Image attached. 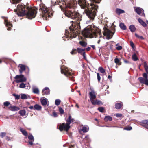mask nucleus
<instances>
[{
    "mask_svg": "<svg viewBox=\"0 0 148 148\" xmlns=\"http://www.w3.org/2000/svg\"><path fill=\"white\" fill-rule=\"evenodd\" d=\"M17 14L20 16L26 15L27 18L31 19L36 16L37 12L36 10L32 7L29 8V6L26 7L22 5H18L16 10Z\"/></svg>",
    "mask_w": 148,
    "mask_h": 148,
    "instance_id": "f257e3e1",
    "label": "nucleus"
},
{
    "mask_svg": "<svg viewBox=\"0 0 148 148\" xmlns=\"http://www.w3.org/2000/svg\"><path fill=\"white\" fill-rule=\"evenodd\" d=\"M91 3L90 5L87 7V9L85 10L84 12L88 17L91 20H93L95 16L96 11L98 8L96 3H100L101 0H90Z\"/></svg>",
    "mask_w": 148,
    "mask_h": 148,
    "instance_id": "f03ea898",
    "label": "nucleus"
},
{
    "mask_svg": "<svg viewBox=\"0 0 148 148\" xmlns=\"http://www.w3.org/2000/svg\"><path fill=\"white\" fill-rule=\"evenodd\" d=\"M64 13L66 16L72 19H79V13L75 11L72 1L65 3Z\"/></svg>",
    "mask_w": 148,
    "mask_h": 148,
    "instance_id": "7ed1b4c3",
    "label": "nucleus"
},
{
    "mask_svg": "<svg viewBox=\"0 0 148 148\" xmlns=\"http://www.w3.org/2000/svg\"><path fill=\"white\" fill-rule=\"evenodd\" d=\"M82 34L84 37L90 38H96L98 34L100 36L101 34L100 29L95 26H93V28L90 26L86 27L82 32Z\"/></svg>",
    "mask_w": 148,
    "mask_h": 148,
    "instance_id": "20e7f679",
    "label": "nucleus"
},
{
    "mask_svg": "<svg viewBox=\"0 0 148 148\" xmlns=\"http://www.w3.org/2000/svg\"><path fill=\"white\" fill-rule=\"evenodd\" d=\"M69 31L65 30V35L66 38H75L78 34H80V28L79 26H75L74 27L71 26L69 28Z\"/></svg>",
    "mask_w": 148,
    "mask_h": 148,
    "instance_id": "39448f33",
    "label": "nucleus"
},
{
    "mask_svg": "<svg viewBox=\"0 0 148 148\" xmlns=\"http://www.w3.org/2000/svg\"><path fill=\"white\" fill-rule=\"evenodd\" d=\"M74 119L71 118L70 114H69L68 118L66 120V123L60 124L59 127V130L61 131L63 130L68 132L71 127L70 124L74 121Z\"/></svg>",
    "mask_w": 148,
    "mask_h": 148,
    "instance_id": "423d86ee",
    "label": "nucleus"
},
{
    "mask_svg": "<svg viewBox=\"0 0 148 148\" xmlns=\"http://www.w3.org/2000/svg\"><path fill=\"white\" fill-rule=\"evenodd\" d=\"M144 67L145 70L147 73H144L143 74V77H139L138 78V80L141 84H144L147 86H148V66L147 64L144 62L143 63Z\"/></svg>",
    "mask_w": 148,
    "mask_h": 148,
    "instance_id": "0eeeda50",
    "label": "nucleus"
},
{
    "mask_svg": "<svg viewBox=\"0 0 148 148\" xmlns=\"http://www.w3.org/2000/svg\"><path fill=\"white\" fill-rule=\"evenodd\" d=\"M115 25H113L111 27V30L108 29L107 27L104 26L103 28L104 33L103 34L104 36H106V38L108 39H111L115 31Z\"/></svg>",
    "mask_w": 148,
    "mask_h": 148,
    "instance_id": "6e6552de",
    "label": "nucleus"
},
{
    "mask_svg": "<svg viewBox=\"0 0 148 148\" xmlns=\"http://www.w3.org/2000/svg\"><path fill=\"white\" fill-rule=\"evenodd\" d=\"M39 10L42 12L41 16L44 20L47 19V18H49L50 15L47 7L42 3H40L39 5Z\"/></svg>",
    "mask_w": 148,
    "mask_h": 148,
    "instance_id": "1a4fd4ad",
    "label": "nucleus"
},
{
    "mask_svg": "<svg viewBox=\"0 0 148 148\" xmlns=\"http://www.w3.org/2000/svg\"><path fill=\"white\" fill-rule=\"evenodd\" d=\"M61 72L62 74H64L65 76L69 77L70 80L75 81V77L72 76L73 73L71 72V70H69L67 68L63 69L61 67Z\"/></svg>",
    "mask_w": 148,
    "mask_h": 148,
    "instance_id": "9d476101",
    "label": "nucleus"
},
{
    "mask_svg": "<svg viewBox=\"0 0 148 148\" xmlns=\"http://www.w3.org/2000/svg\"><path fill=\"white\" fill-rule=\"evenodd\" d=\"M14 78L16 79H16L15 80V82L17 83L25 82L27 80L26 78L25 77L24 75L22 74H21L20 75H16L14 77Z\"/></svg>",
    "mask_w": 148,
    "mask_h": 148,
    "instance_id": "9b49d317",
    "label": "nucleus"
},
{
    "mask_svg": "<svg viewBox=\"0 0 148 148\" xmlns=\"http://www.w3.org/2000/svg\"><path fill=\"white\" fill-rule=\"evenodd\" d=\"M78 3L81 8L83 9H85L90 5L86 0H78Z\"/></svg>",
    "mask_w": 148,
    "mask_h": 148,
    "instance_id": "f8f14e48",
    "label": "nucleus"
},
{
    "mask_svg": "<svg viewBox=\"0 0 148 148\" xmlns=\"http://www.w3.org/2000/svg\"><path fill=\"white\" fill-rule=\"evenodd\" d=\"M135 11L137 13L141 16H143L145 17V14L144 13V10L141 8L139 7H134V8Z\"/></svg>",
    "mask_w": 148,
    "mask_h": 148,
    "instance_id": "ddd939ff",
    "label": "nucleus"
},
{
    "mask_svg": "<svg viewBox=\"0 0 148 148\" xmlns=\"http://www.w3.org/2000/svg\"><path fill=\"white\" fill-rule=\"evenodd\" d=\"M89 98L91 102L94 99H95L96 98V94L94 90H92L89 93Z\"/></svg>",
    "mask_w": 148,
    "mask_h": 148,
    "instance_id": "4468645a",
    "label": "nucleus"
},
{
    "mask_svg": "<svg viewBox=\"0 0 148 148\" xmlns=\"http://www.w3.org/2000/svg\"><path fill=\"white\" fill-rule=\"evenodd\" d=\"M140 125L145 128L148 129V120H144L140 122Z\"/></svg>",
    "mask_w": 148,
    "mask_h": 148,
    "instance_id": "2eb2a0df",
    "label": "nucleus"
},
{
    "mask_svg": "<svg viewBox=\"0 0 148 148\" xmlns=\"http://www.w3.org/2000/svg\"><path fill=\"white\" fill-rule=\"evenodd\" d=\"M4 23L5 24L6 26L8 27L7 30L8 31L10 30L11 27H12V25L10 22H8V20L5 19L4 20Z\"/></svg>",
    "mask_w": 148,
    "mask_h": 148,
    "instance_id": "dca6fc26",
    "label": "nucleus"
},
{
    "mask_svg": "<svg viewBox=\"0 0 148 148\" xmlns=\"http://www.w3.org/2000/svg\"><path fill=\"white\" fill-rule=\"evenodd\" d=\"M50 90L48 87H45L42 92V95H47L50 94Z\"/></svg>",
    "mask_w": 148,
    "mask_h": 148,
    "instance_id": "f3484780",
    "label": "nucleus"
},
{
    "mask_svg": "<svg viewBox=\"0 0 148 148\" xmlns=\"http://www.w3.org/2000/svg\"><path fill=\"white\" fill-rule=\"evenodd\" d=\"M8 108L10 110L13 111H17L20 109L19 107L15 106H12L11 105H10V106L8 107Z\"/></svg>",
    "mask_w": 148,
    "mask_h": 148,
    "instance_id": "a211bd4d",
    "label": "nucleus"
},
{
    "mask_svg": "<svg viewBox=\"0 0 148 148\" xmlns=\"http://www.w3.org/2000/svg\"><path fill=\"white\" fill-rule=\"evenodd\" d=\"M91 102L93 105H102L103 104L102 102L100 100L97 99H94L91 101Z\"/></svg>",
    "mask_w": 148,
    "mask_h": 148,
    "instance_id": "6ab92c4d",
    "label": "nucleus"
},
{
    "mask_svg": "<svg viewBox=\"0 0 148 148\" xmlns=\"http://www.w3.org/2000/svg\"><path fill=\"white\" fill-rule=\"evenodd\" d=\"M19 66L20 67L19 71L21 74L23 72L25 71L27 68L25 65L22 64H20Z\"/></svg>",
    "mask_w": 148,
    "mask_h": 148,
    "instance_id": "aec40b11",
    "label": "nucleus"
},
{
    "mask_svg": "<svg viewBox=\"0 0 148 148\" xmlns=\"http://www.w3.org/2000/svg\"><path fill=\"white\" fill-rule=\"evenodd\" d=\"M114 62L116 64V65L120 66L122 62L120 59H119L117 57L114 60Z\"/></svg>",
    "mask_w": 148,
    "mask_h": 148,
    "instance_id": "412c9836",
    "label": "nucleus"
},
{
    "mask_svg": "<svg viewBox=\"0 0 148 148\" xmlns=\"http://www.w3.org/2000/svg\"><path fill=\"white\" fill-rule=\"evenodd\" d=\"M116 13L119 15L120 14L125 13V12L124 10H122L121 9L117 8L115 10Z\"/></svg>",
    "mask_w": 148,
    "mask_h": 148,
    "instance_id": "4be33fe9",
    "label": "nucleus"
},
{
    "mask_svg": "<svg viewBox=\"0 0 148 148\" xmlns=\"http://www.w3.org/2000/svg\"><path fill=\"white\" fill-rule=\"evenodd\" d=\"M138 21L144 27H146L147 26L146 23L140 18H138Z\"/></svg>",
    "mask_w": 148,
    "mask_h": 148,
    "instance_id": "5701e85b",
    "label": "nucleus"
},
{
    "mask_svg": "<svg viewBox=\"0 0 148 148\" xmlns=\"http://www.w3.org/2000/svg\"><path fill=\"white\" fill-rule=\"evenodd\" d=\"M41 103V104L43 106H45L47 104V99L45 98V99H42V98L40 99Z\"/></svg>",
    "mask_w": 148,
    "mask_h": 148,
    "instance_id": "b1692460",
    "label": "nucleus"
},
{
    "mask_svg": "<svg viewBox=\"0 0 148 148\" xmlns=\"http://www.w3.org/2000/svg\"><path fill=\"white\" fill-rule=\"evenodd\" d=\"M112 120V117L108 116H106L104 119V120L106 122H107L108 121H111Z\"/></svg>",
    "mask_w": 148,
    "mask_h": 148,
    "instance_id": "393cba45",
    "label": "nucleus"
},
{
    "mask_svg": "<svg viewBox=\"0 0 148 148\" xmlns=\"http://www.w3.org/2000/svg\"><path fill=\"white\" fill-rule=\"evenodd\" d=\"M79 44L83 47H86L87 45V43L84 41L82 40L79 42Z\"/></svg>",
    "mask_w": 148,
    "mask_h": 148,
    "instance_id": "a878e982",
    "label": "nucleus"
},
{
    "mask_svg": "<svg viewBox=\"0 0 148 148\" xmlns=\"http://www.w3.org/2000/svg\"><path fill=\"white\" fill-rule=\"evenodd\" d=\"M119 26L123 30H125L126 29V27L123 23H120L119 24Z\"/></svg>",
    "mask_w": 148,
    "mask_h": 148,
    "instance_id": "bb28decb",
    "label": "nucleus"
},
{
    "mask_svg": "<svg viewBox=\"0 0 148 148\" xmlns=\"http://www.w3.org/2000/svg\"><path fill=\"white\" fill-rule=\"evenodd\" d=\"M20 130L24 135L25 136H27V133L25 130H23V128H21L20 129Z\"/></svg>",
    "mask_w": 148,
    "mask_h": 148,
    "instance_id": "cd10ccee",
    "label": "nucleus"
},
{
    "mask_svg": "<svg viewBox=\"0 0 148 148\" xmlns=\"http://www.w3.org/2000/svg\"><path fill=\"white\" fill-rule=\"evenodd\" d=\"M34 110H40L42 108L41 106H40L39 105L37 104H35L34 106Z\"/></svg>",
    "mask_w": 148,
    "mask_h": 148,
    "instance_id": "c85d7f7f",
    "label": "nucleus"
},
{
    "mask_svg": "<svg viewBox=\"0 0 148 148\" xmlns=\"http://www.w3.org/2000/svg\"><path fill=\"white\" fill-rule=\"evenodd\" d=\"M129 28V29L130 30V31L132 32H134L136 29V28L135 27V26L134 25H130Z\"/></svg>",
    "mask_w": 148,
    "mask_h": 148,
    "instance_id": "c756f323",
    "label": "nucleus"
},
{
    "mask_svg": "<svg viewBox=\"0 0 148 148\" xmlns=\"http://www.w3.org/2000/svg\"><path fill=\"white\" fill-rule=\"evenodd\" d=\"M77 49L78 53L80 54H82V52L84 51L85 50V49H82L79 47L77 48Z\"/></svg>",
    "mask_w": 148,
    "mask_h": 148,
    "instance_id": "7c9ffc66",
    "label": "nucleus"
},
{
    "mask_svg": "<svg viewBox=\"0 0 148 148\" xmlns=\"http://www.w3.org/2000/svg\"><path fill=\"white\" fill-rule=\"evenodd\" d=\"M122 104L119 103H118L115 104V107L116 109H120L122 107Z\"/></svg>",
    "mask_w": 148,
    "mask_h": 148,
    "instance_id": "2f4dec72",
    "label": "nucleus"
},
{
    "mask_svg": "<svg viewBox=\"0 0 148 148\" xmlns=\"http://www.w3.org/2000/svg\"><path fill=\"white\" fill-rule=\"evenodd\" d=\"M98 71L101 73H105V70L102 67H100L99 68Z\"/></svg>",
    "mask_w": 148,
    "mask_h": 148,
    "instance_id": "473e14b6",
    "label": "nucleus"
},
{
    "mask_svg": "<svg viewBox=\"0 0 148 148\" xmlns=\"http://www.w3.org/2000/svg\"><path fill=\"white\" fill-rule=\"evenodd\" d=\"M132 60L134 61H136L138 59L137 56L135 53H134L132 55Z\"/></svg>",
    "mask_w": 148,
    "mask_h": 148,
    "instance_id": "72a5a7b5",
    "label": "nucleus"
},
{
    "mask_svg": "<svg viewBox=\"0 0 148 148\" xmlns=\"http://www.w3.org/2000/svg\"><path fill=\"white\" fill-rule=\"evenodd\" d=\"M26 111L24 110H21L19 111V114L23 116L25 115V114Z\"/></svg>",
    "mask_w": 148,
    "mask_h": 148,
    "instance_id": "f704fd0d",
    "label": "nucleus"
},
{
    "mask_svg": "<svg viewBox=\"0 0 148 148\" xmlns=\"http://www.w3.org/2000/svg\"><path fill=\"white\" fill-rule=\"evenodd\" d=\"M12 3L14 4H17L19 3L21 0H10Z\"/></svg>",
    "mask_w": 148,
    "mask_h": 148,
    "instance_id": "c9c22d12",
    "label": "nucleus"
},
{
    "mask_svg": "<svg viewBox=\"0 0 148 148\" xmlns=\"http://www.w3.org/2000/svg\"><path fill=\"white\" fill-rule=\"evenodd\" d=\"M82 131L84 133L87 132L88 130V129L86 127H83L82 128Z\"/></svg>",
    "mask_w": 148,
    "mask_h": 148,
    "instance_id": "e433bc0d",
    "label": "nucleus"
},
{
    "mask_svg": "<svg viewBox=\"0 0 148 148\" xmlns=\"http://www.w3.org/2000/svg\"><path fill=\"white\" fill-rule=\"evenodd\" d=\"M135 34L136 37L142 40H144V38L142 36H140L136 33H135Z\"/></svg>",
    "mask_w": 148,
    "mask_h": 148,
    "instance_id": "4c0bfd02",
    "label": "nucleus"
},
{
    "mask_svg": "<svg viewBox=\"0 0 148 148\" xmlns=\"http://www.w3.org/2000/svg\"><path fill=\"white\" fill-rule=\"evenodd\" d=\"M27 98V95L24 94H21V99H25Z\"/></svg>",
    "mask_w": 148,
    "mask_h": 148,
    "instance_id": "58836bf2",
    "label": "nucleus"
},
{
    "mask_svg": "<svg viewBox=\"0 0 148 148\" xmlns=\"http://www.w3.org/2000/svg\"><path fill=\"white\" fill-rule=\"evenodd\" d=\"M13 96L15 97V99L18 100L20 99V96L18 95H16L15 94H12Z\"/></svg>",
    "mask_w": 148,
    "mask_h": 148,
    "instance_id": "ea45409f",
    "label": "nucleus"
},
{
    "mask_svg": "<svg viewBox=\"0 0 148 148\" xmlns=\"http://www.w3.org/2000/svg\"><path fill=\"white\" fill-rule=\"evenodd\" d=\"M61 102V101L59 99H56L55 101V104L56 105L58 106L60 104Z\"/></svg>",
    "mask_w": 148,
    "mask_h": 148,
    "instance_id": "a19ab883",
    "label": "nucleus"
},
{
    "mask_svg": "<svg viewBox=\"0 0 148 148\" xmlns=\"http://www.w3.org/2000/svg\"><path fill=\"white\" fill-rule=\"evenodd\" d=\"M33 92L34 93L38 94L39 93V90L37 88H35L33 90Z\"/></svg>",
    "mask_w": 148,
    "mask_h": 148,
    "instance_id": "79ce46f5",
    "label": "nucleus"
},
{
    "mask_svg": "<svg viewBox=\"0 0 148 148\" xmlns=\"http://www.w3.org/2000/svg\"><path fill=\"white\" fill-rule=\"evenodd\" d=\"M98 110L101 112H103L104 108L103 107H101L98 108Z\"/></svg>",
    "mask_w": 148,
    "mask_h": 148,
    "instance_id": "37998d69",
    "label": "nucleus"
},
{
    "mask_svg": "<svg viewBox=\"0 0 148 148\" xmlns=\"http://www.w3.org/2000/svg\"><path fill=\"white\" fill-rule=\"evenodd\" d=\"M28 138L29 140H32L33 141H34L33 136L32 134H30L28 136Z\"/></svg>",
    "mask_w": 148,
    "mask_h": 148,
    "instance_id": "c03bdc74",
    "label": "nucleus"
},
{
    "mask_svg": "<svg viewBox=\"0 0 148 148\" xmlns=\"http://www.w3.org/2000/svg\"><path fill=\"white\" fill-rule=\"evenodd\" d=\"M10 105V103L8 101H6L3 103V105L5 106L8 107Z\"/></svg>",
    "mask_w": 148,
    "mask_h": 148,
    "instance_id": "a18cd8bd",
    "label": "nucleus"
},
{
    "mask_svg": "<svg viewBox=\"0 0 148 148\" xmlns=\"http://www.w3.org/2000/svg\"><path fill=\"white\" fill-rule=\"evenodd\" d=\"M25 87V84L23 83H21L19 86V87L21 88H24Z\"/></svg>",
    "mask_w": 148,
    "mask_h": 148,
    "instance_id": "49530a36",
    "label": "nucleus"
},
{
    "mask_svg": "<svg viewBox=\"0 0 148 148\" xmlns=\"http://www.w3.org/2000/svg\"><path fill=\"white\" fill-rule=\"evenodd\" d=\"M77 49H75L72 50V51L71 52V53L72 55L76 54L77 53Z\"/></svg>",
    "mask_w": 148,
    "mask_h": 148,
    "instance_id": "de8ad7c7",
    "label": "nucleus"
},
{
    "mask_svg": "<svg viewBox=\"0 0 148 148\" xmlns=\"http://www.w3.org/2000/svg\"><path fill=\"white\" fill-rule=\"evenodd\" d=\"M6 132H1L0 134V136L1 138H3L6 136Z\"/></svg>",
    "mask_w": 148,
    "mask_h": 148,
    "instance_id": "09e8293b",
    "label": "nucleus"
},
{
    "mask_svg": "<svg viewBox=\"0 0 148 148\" xmlns=\"http://www.w3.org/2000/svg\"><path fill=\"white\" fill-rule=\"evenodd\" d=\"M59 111L60 113L61 114H63L64 113V111L63 109L61 107L59 108Z\"/></svg>",
    "mask_w": 148,
    "mask_h": 148,
    "instance_id": "8fccbe9b",
    "label": "nucleus"
},
{
    "mask_svg": "<svg viewBox=\"0 0 148 148\" xmlns=\"http://www.w3.org/2000/svg\"><path fill=\"white\" fill-rule=\"evenodd\" d=\"M132 127L131 126H129L128 127H125L124 128V129L127 130H130L132 129Z\"/></svg>",
    "mask_w": 148,
    "mask_h": 148,
    "instance_id": "3c124183",
    "label": "nucleus"
},
{
    "mask_svg": "<svg viewBox=\"0 0 148 148\" xmlns=\"http://www.w3.org/2000/svg\"><path fill=\"white\" fill-rule=\"evenodd\" d=\"M53 117H57L58 116L57 113L55 111H54L53 112Z\"/></svg>",
    "mask_w": 148,
    "mask_h": 148,
    "instance_id": "603ef678",
    "label": "nucleus"
},
{
    "mask_svg": "<svg viewBox=\"0 0 148 148\" xmlns=\"http://www.w3.org/2000/svg\"><path fill=\"white\" fill-rule=\"evenodd\" d=\"M97 78L98 82H99L101 80V77L100 76V75L99 73H97Z\"/></svg>",
    "mask_w": 148,
    "mask_h": 148,
    "instance_id": "864d4df0",
    "label": "nucleus"
},
{
    "mask_svg": "<svg viewBox=\"0 0 148 148\" xmlns=\"http://www.w3.org/2000/svg\"><path fill=\"white\" fill-rule=\"evenodd\" d=\"M59 3L58 1H56L55 2H53L52 3V5L53 6H55L56 5H58Z\"/></svg>",
    "mask_w": 148,
    "mask_h": 148,
    "instance_id": "5fc2aeb1",
    "label": "nucleus"
},
{
    "mask_svg": "<svg viewBox=\"0 0 148 148\" xmlns=\"http://www.w3.org/2000/svg\"><path fill=\"white\" fill-rule=\"evenodd\" d=\"M25 73L27 75H28L29 71V69L28 67H27V68L26 69V70H25Z\"/></svg>",
    "mask_w": 148,
    "mask_h": 148,
    "instance_id": "6e6d98bb",
    "label": "nucleus"
},
{
    "mask_svg": "<svg viewBox=\"0 0 148 148\" xmlns=\"http://www.w3.org/2000/svg\"><path fill=\"white\" fill-rule=\"evenodd\" d=\"M122 47L121 46H119L116 47V49L118 50H120L122 49Z\"/></svg>",
    "mask_w": 148,
    "mask_h": 148,
    "instance_id": "4d7b16f0",
    "label": "nucleus"
},
{
    "mask_svg": "<svg viewBox=\"0 0 148 148\" xmlns=\"http://www.w3.org/2000/svg\"><path fill=\"white\" fill-rule=\"evenodd\" d=\"M81 55H82L83 56L84 58L85 59L86 57V56L85 52L84 51L83 52Z\"/></svg>",
    "mask_w": 148,
    "mask_h": 148,
    "instance_id": "13d9d810",
    "label": "nucleus"
},
{
    "mask_svg": "<svg viewBox=\"0 0 148 148\" xmlns=\"http://www.w3.org/2000/svg\"><path fill=\"white\" fill-rule=\"evenodd\" d=\"M130 43L131 46L132 47V48H134L135 47L134 44L133 42H132V41H131Z\"/></svg>",
    "mask_w": 148,
    "mask_h": 148,
    "instance_id": "bf43d9fd",
    "label": "nucleus"
},
{
    "mask_svg": "<svg viewBox=\"0 0 148 148\" xmlns=\"http://www.w3.org/2000/svg\"><path fill=\"white\" fill-rule=\"evenodd\" d=\"M122 116V115L121 114L118 113L116 114V116L117 117H121Z\"/></svg>",
    "mask_w": 148,
    "mask_h": 148,
    "instance_id": "052dcab7",
    "label": "nucleus"
},
{
    "mask_svg": "<svg viewBox=\"0 0 148 148\" xmlns=\"http://www.w3.org/2000/svg\"><path fill=\"white\" fill-rule=\"evenodd\" d=\"M5 138V139L8 141H9L10 140V137H8L7 136H6Z\"/></svg>",
    "mask_w": 148,
    "mask_h": 148,
    "instance_id": "680f3d73",
    "label": "nucleus"
},
{
    "mask_svg": "<svg viewBox=\"0 0 148 148\" xmlns=\"http://www.w3.org/2000/svg\"><path fill=\"white\" fill-rule=\"evenodd\" d=\"M33 141H33L32 140L29 141L28 143L30 145H33Z\"/></svg>",
    "mask_w": 148,
    "mask_h": 148,
    "instance_id": "e2e57ef3",
    "label": "nucleus"
},
{
    "mask_svg": "<svg viewBox=\"0 0 148 148\" xmlns=\"http://www.w3.org/2000/svg\"><path fill=\"white\" fill-rule=\"evenodd\" d=\"M124 62L126 63H130V62L127 60H124Z\"/></svg>",
    "mask_w": 148,
    "mask_h": 148,
    "instance_id": "0e129e2a",
    "label": "nucleus"
},
{
    "mask_svg": "<svg viewBox=\"0 0 148 148\" xmlns=\"http://www.w3.org/2000/svg\"><path fill=\"white\" fill-rule=\"evenodd\" d=\"M112 76H111L110 75H109L108 76V79H109V80H112Z\"/></svg>",
    "mask_w": 148,
    "mask_h": 148,
    "instance_id": "69168bd1",
    "label": "nucleus"
},
{
    "mask_svg": "<svg viewBox=\"0 0 148 148\" xmlns=\"http://www.w3.org/2000/svg\"><path fill=\"white\" fill-rule=\"evenodd\" d=\"M90 49L91 48L90 47H88L86 48V50L87 51H89L90 50Z\"/></svg>",
    "mask_w": 148,
    "mask_h": 148,
    "instance_id": "338daca9",
    "label": "nucleus"
},
{
    "mask_svg": "<svg viewBox=\"0 0 148 148\" xmlns=\"http://www.w3.org/2000/svg\"><path fill=\"white\" fill-rule=\"evenodd\" d=\"M74 145H71L69 148H74Z\"/></svg>",
    "mask_w": 148,
    "mask_h": 148,
    "instance_id": "774afa93",
    "label": "nucleus"
}]
</instances>
